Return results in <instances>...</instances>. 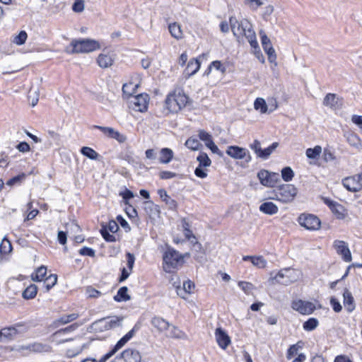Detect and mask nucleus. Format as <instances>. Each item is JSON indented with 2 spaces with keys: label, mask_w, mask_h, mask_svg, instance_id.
<instances>
[{
  "label": "nucleus",
  "mask_w": 362,
  "mask_h": 362,
  "mask_svg": "<svg viewBox=\"0 0 362 362\" xmlns=\"http://www.w3.org/2000/svg\"><path fill=\"white\" fill-rule=\"evenodd\" d=\"M230 24L233 35L239 42H243V39L245 38L252 48L255 49L259 48L252 25L247 19L238 21L235 18L231 17L230 18Z\"/></svg>",
  "instance_id": "obj_1"
},
{
  "label": "nucleus",
  "mask_w": 362,
  "mask_h": 362,
  "mask_svg": "<svg viewBox=\"0 0 362 362\" xmlns=\"http://www.w3.org/2000/svg\"><path fill=\"white\" fill-rule=\"evenodd\" d=\"M100 43L92 39H74L69 46L66 47V52L69 54L87 53L100 49Z\"/></svg>",
  "instance_id": "obj_2"
},
{
  "label": "nucleus",
  "mask_w": 362,
  "mask_h": 362,
  "mask_svg": "<svg viewBox=\"0 0 362 362\" xmlns=\"http://www.w3.org/2000/svg\"><path fill=\"white\" fill-rule=\"evenodd\" d=\"M188 102V97L182 89H175L169 93L165 99L166 107L171 112H177L185 107Z\"/></svg>",
  "instance_id": "obj_3"
},
{
  "label": "nucleus",
  "mask_w": 362,
  "mask_h": 362,
  "mask_svg": "<svg viewBox=\"0 0 362 362\" xmlns=\"http://www.w3.org/2000/svg\"><path fill=\"white\" fill-rule=\"evenodd\" d=\"M139 327L136 325L132 328V329H131L127 334H126L117 341L115 346L110 351L103 356L100 359L97 360L93 357H87L81 361V362H107L108 359L114 356L117 351L122 349L126 344V343L134 337L135 332L139 329Z\"/></svg>",
  "instance_id": "obj_4"
},
{
  "label": "nucleus",
  "mask_w": 362,
  "mask_h": 362,
  "mask_svg": "<svg viewBox=\"0 0 362 362\" xmlns=\"http://www.w3.org/2000/svg\"><path fill=\"white\" fill-rule=\"evenodd\" d=\"M184 262V256L173 248L166 250L163 255V269L170 273Z\"/></svg>",
  "instance_id": "obj_5"
},
{
  "label": "nucleus",
  "mask_w": 362,
  "mask_h": 362,
  "mask_svg": "<svg viewBox=\"0 0 362 362\" xmlns=\"http://www.w3.org/2000/svg\"><path fill=\"white\" fill-rule=\"evenodd\" d=\"M274 192L275 197H273V199L283 203H289L294 199V186L292 185H281L275 189Z\"/></svg>",
  "instance_id": "obj_6"
},
{
  "label": "nucleus",
  "mask_w": 362,
  "mask_h": 362,
  "mask_svg": "<svg viewBox=\"0 0 362 362\" xmlns=\"http://www.w3.org/2000/svg\"><path fill=\"white\" fill-rule=\"evenodd\" d=\"M322 200L328 206L336 218L339 220H344L349 216L347 209L342 204L327 197H322Z\"/></svg>",
  "instance_id": "obj_7"
},
{
  "label": "nucleus",
  "mask_w": 362,
  "mask_h": 362,
  "mask_svg": "<svg viewBox=\"0 0 362 362\" xmlns=\"http://www.w3.org/2000/svg\"><path fill=\"white\" fill-rule=\"evenodd\" d=\"M199 165L194 170V174L199 178H205L207 177V168L211 165V160L206 153L200 152L197 157Z\"/></svg>",
  "instance_id": "obj_8"
},
{
  "label": "nucleus",
  "mask_w": 362,
  "mask_h": 362,
  "mask_svg": "<svg viewBox=\"0 0 362 362\" xmlns=\"http://www.w3.org/2000/svg\"><path fill=\"white\" fill-rule=\"evenodd\" d=\"M257 177L260 183L267 187H273L280 181L279 173L269 172L267 170H259L257 173Z\"/></svg>",
  "instance_id": "obj_9"
},
{
  "label": "nucleus",
  "mask_w": 362,
  "mask_h": 362,
  "mask_svg": "<svg viewBox=\"0 0 362 362\" xmlns=\"http://www.w3.org/2000/svg\"><path fill=\"white\" fill-rule=\"evenodd\" d=\"M299 224L307 230H317L320 228L321 221L315 215L302 214L298 217Z\"/></svg>",
  "instance_id": "obj_10"
},
{
  "label": "nucleus",
  "mask_w": 362,
  "mask_h": 362,
  "mask_svg": "<svg viewBox=\"0 0 362 362\" xmlns=\"http://www.w3.org/2000/svg\"><path fill=\"white\" fill-rule=\"evenodd\" d=\"M332 247L337 254L339 255L344 262H351L352 255L346 242L341 240H335L333 242Z\"/></svg>",
  "instance_id": "obj_11"
},
{
  "label": "nucleus",
  "mask_w": 362,
  "mask_h": 362,
  "mask_svg": "<svg viewBox=\"0 0 362 362\" xmlns=\"http://www.w3.org/2000/svg\"><path fill=\"white\" fill-rule=\"evenodd\" d=\"M226 153L233 159L241 160L247 157V162L251 160V156L249 151L246 148L238 146H228Z\"/></svg>",
  "instance_id": "obj_12"
},
{
  "label": "nucleus",
  "mask_w": 362,
  "mask_h": 362,
  "mask_svg": "<svg viewBox=\"0 0 362 362\" xmlns=\"http://www.w3.org/2000/svg\"><path fill=\"white\" fill-rule=\"evenodd\" d=\"M293 270L291 268H286L280 270L274 276L271 277L272 283H279L288 285L293 282Z\"/></svg>",
  "instance_id": "obj_13"
},
{
  "label": "nucleus",
  "mask_w": 362,
  "mask_h": 362,
  "mask_svg": "<svg viewBox=\"0 0 362 362\" xmlns=\"http://www.w3.org/2000/svg\"><path fill=\"white\" fill-rule=\"evenodd\" d=\"M149 97L148 94H139L133 97L132 107L135 111L144 112L148 109Z\"/></svg>",
  "instance_id": "obj_14"
},
{
  "label": "nucleus",
  "mask_w": 362,
  "mask_h": 362,
  "mask_svg": "<svg viewBox=\"0 0 362 362\" xmlns=\"http://www.w3.org/2000/svg\"><path fill=\"white\" fill-rule=\"evenodd\" d=\"M115 59L113 52L104 50L97 58V63L100 68L107 69L110 67Z\"/></svg>",
  "instance_id": "obj_15"
},
{
  "label": "nucleus",
  "mask_w": 362,
  "mask_h": 362,
  "mask_svg": "<svg viewBox=\"0 0 362 362\" xmlns=\"http://www.w3.org/2000/svg\"><path fill=\"white\" fill-rule=\"evenodd\" d=\"M173 286L175 288L177 294L182 298L187 299L188 296L191 294L194 288V284L190 280L184 281L182 286L180 284L173 283Z\"/></svg>",
  "instance_id": "obj_16"
},
{
  "label": "nucleus",
  "mask_w": 362,
  "mask_h": 362,
  "mask_svg": "<svg viewBox=\"0 0 362 362\" xmlns=\"http://www.w3.org/2000/svg\"><path fill=\"white\" fill-rule=\"evenodd\" d=\"M23 325L17 324L12 327L3 328L1 332V337L7 340H12L17 334L25 331Z\"/></svg>",
  "instance_id": "obj_17"
},
{
  "label": "nucleus",
  "mask_w": 362,
  "mask_h": 362,
  "mask_svg": "<svg viewBox=\"0 0 362 362\" xmlns=\"http://www.w3.org/2000/svg\"><path fill=\"white\" fill-rule=\"evenodd\" d=\"M255 109L259 110L261 113L271 112L276 109V102L272 101L271 104L267 105L263 98H258L255 100L254 103Z\"/></svg>",
  "instance_id": "obj_18"
},
{
  "label": "nucleus",
  "mask_w": 362,
  "mask_h": 362,
  "mask_svg": "<svg viewBox=\"0 0 362 362\" xmlns=\"http://www.w3.org/2000/svg\"><path fill=\"white\" fill-rule=\"evenodd\" d=\"M262 45L264 52L268 55V59L270 62H275L276 57L275 54V51L272 46L270 40L267 37V36L263 33V32H260Z\"/></svg>",
  "instance_id": "obj_19"
},
{
  "label": "nucleus",
  "mask_w": 362,
  "mask_h": 362,
  "mask_svg": "<svg viewBox=\"0 0 362 362\" xmlns=\"http://www.w3.org/2000/svg\"><path fill=\"white\" fill-rule=\"evenodd\" d=\"M343 186L352 192H359L361 189V185L356 175L345 177L342 180Z\"/></svg>",
  "instance_id": "obj_20"
},
{
  "label": "nucleus",
  "mask_w": 362,
  "mask_h": 362,
  "mask_svg": "<svg viewBox=\"0 0 362 362\" xmlns=\"http://www.w3.org/2000/svg\"><path fill=\"white\" fill-rule=\"evenodd\" d=\"M215 337L219 346L223 349H226L230 343V339L227 333L221 327L215 331Z\"/></svg>",
  "instance_id": "obj_21"
},
{
  "label": "nucleus",
  "mask_w": 362,
  "mask_h": 362,
  "mask_svg": "<svg viewBox=\"0 0 362 362\" xmlns=\"http://www.w3.org/2000/svg\"><path fill=\"white\" fill-rule=\"evenodd\" d=\"M344 136L351 146L358 151L362 149V140L357 134L353 132H346Z\"/></svg>",
  "instance_id": "obj_22"
},
{
  "label": "nucleus",
  "mask_w": 362,
  "mask_h": 362,
  "mask_svg": "<svg viewBox=\"0 0 362 362\" xmlns=\"http://www.w3.org/2000/svg\"><path fill=\"white\" fill-rule=\"evenodd\" d=\"M315 309V305L309 301L298 300L296 302V310L303 315H310Z\"/></svg>",
  "instance_id": "obj_23"
},
{
  "label": "nucleus",
  "mask_w": 362,
  "mask_h": 362,
  "mask_svg": "<svg viewBox=\"0 0 362 362\" xmlns=\"http://www.w3.org/2000/svg\"><path fill=\"white\" fill-rule=\"evenodd\" d=\"M121 356L124 362H141V360L140 353L135 349H126L122 353Z\"/></svg>",
  "instance_id": "obj_24"
},
{
  "label": "nucleus",
  "mask_w": 362,
  "mask_h": 362,
  "mask_svg": "<svg viewBox=\"0 0 362 362\" xmlns=\"http://www.w3.org/2000/svg\"><path fill=\"white\" fill-rule=\"evenodd\" d=\"M151 322L153 327L156 328L159 332H165L170 327V322L160 317H153Z\"/></svg>",
  "instance_id": "obj_25"
},
{
  "label": "nucleus",
  "mask_w": 362,
  "mask_h": 362,
  "mask_svg": "<svg viewBox=\"0 0 362 362\" xmlns=\"http://www.w3.org/2000/svg\"><path fill=\"white\" fill-rule=\"evenodd\" d=\"M200 62L197 59H191L188 64L185 70V75L187 78L190 77L191 76L196 74L199 69H200Z\"/></svg>",
  "instance_id": "obj_26"
},
{
  "label": "nucleus",
  "mask_w": 362,
  "mask_h": 362,
  "mask_svg": "<svg viewBox=\"0 0 362 362\" xmlns=\"http://www.w3.org/2000/svg\"><path fill=\"white\" fill-rule=\"evenodd\" d=\"M173 156L174 153L170 148H163L160 151L158 160L161 164H168L173 160Z\"/></svg>",
  "instance_id": "obj_27"
},
{
  "label": "nucleus",
  "mask_w": 362,
  "mask_h": 362,
  "mask_svg": "<svg viewBox=\"0 0 362 362\" xmlns=\"http://www.w3.org/2000/svg\"><path fill=\"white\" fill-rule=\"evenodd\" d=\"M168 30L171 36L176 40H181L184 37L181 25L176 22L168 25Z\"/></svg>",
  "instance_id": "obj_28"
},
{
  "label": "nucleus",
  "mask_w": 362,
  "mask_h": 362,
  "mask_svg": "<svg viewBox=\"0 0 362 362\" xmlns=\"http://www.w3.org/2000/svg\"><path fill=\"white\" fill-rule=\"evenodd\" d=\"M278 210V206L271 202H264L259 206V211L268 215L276 214Z\"/></svg>",
  "instance_id": "obj_29"
},
{
  "label": "nucleus",
  "mask_w": 362,
  "mask_h": 362,
  "mask_svg": "<svg viewBox=\"0 0 362 362\" xmlns=\"http://www.w3.org/2000/svg\"><path fill=\"white\" fill-rule=\"evenodd\" d=\"M344 297V305L346 310L351 313L355 309V303L354 297L352 296L350 291L346 290L343 294Z\"/></svg>",
  "instance_id": "obj_30"
},
{
  "label": "nucleus",
  "mask_w": 362,
  "mask_h": 362,
  "mask_svg": "<svg viewBox=\"0 0 362 362\" xmlns=\"http://www.w3.org/2000/svg\"><path fill=\"white\" fill-rule=\"evenodd\" d=\"M158 194L160 198L165 202L170 209H175L177 207V202L172 199L164 189L158 190Z\"/></svg>",
  "instance_id": "obj_31"
},
{
  "label": "nucleus",
  "mask_w": 362,
  "mask_h": 362,
  "mask_svg": "<svg viewBox=\"0 0 362 362\" xmlns=\"http://www.w3.org/2000/svg\"><path fill=\"white\" fill-rule=\"evenodd\" d=\"M32 348L33 353L35 354L50 353L52 351V347L49 344L41 342H33Z\"/></svg>",
  "instance_id": "obj_32"
},
{
  "label": "nucleus",
  "mask_w": 362,
  "mask_h": 362,
  "mask_svg": "<svg viewBox=\"0 0 362 362\" xmlns=\"http://www.w3.org/2000/svg\"><path fill=\"white\" fill-rule=\"evenodd\" d=\"M78 316L79 315L77 313H71V314H69V315H64L60 317L59 318L57 319L54 322V325L55 327H58L62 325L68 324V323L76 320L78 317Z\"/></svg>",
  "instance_id": "obj_33"
},
{
  "label": "nucleus",
  "mask_w": 362,
  "mask_h": 362,
  "mask_svg": "<svg viewBox=\"0 0 362 362\" xmlns=\"http://www.w3.org/2000/svg\"><path fill=\"white\" fill-rule=\"evenodd\" d=\"M323 104L324 105L330 108L337 109L339 107L338 98L335 94L328 93L324 98Z\"/></svg>",
  "instance_id": "obj_34"
},
{
  "label": "nucleus",
  "mask_w": 362,
  "mask_h": 362,
  "mask_svg": "<svg viewBox=\"0 0 362 362\" xmlns=\"http://www.w3.org/2000/svg\"><path fill=\"white\" fill-rule=\"evenodd\" d=\"M322 153V148L320 146H315L314 148H308L306 151L305 154L308 158L310 160H317L321 153Z\"/></svg>",
  "instance_id": "obj_35"
},
{
  "label": "nucleus",
  "mask_w": 362,
  "mask_h": 362,
  "mask_svg": "<svg viewBox=\"0 0 362 362\" xmlns=\"http://www.w3.org/2000/svg\"><path fill=\"white\" fill-rule=\"evenodd\" d=\"M91 329L95 332H102L109 330L106 318L100 319L91 325Z\"/></svg>",
  "instance_id": "obj_36"
},
{
  "label": "nucleus",
  "mask_w": 362,
  "mask_h": 362,
  "mask_svg": "<svg viewBox=\"0 0 362 362\" xmlns=\"http://www.w3.org/2000/svg\"><path fill=\"white\" fill-rule=\"evenodd\" d=\"M128 288L127 286L121 287L116 296H114V300L117 302L127 301L130 300V296L127 293Z\"/></svg>",
  "instance_id": "obj_37"
},
{
  "label": "nucleus",
  "mask_w": 362,
  "mask_h": 362,
  "mask_svg": "<svg viewBox=\"0 0 362 362\" xmlns=\"http://www.w3.org/2000/svg\"><path fill=\"white\" fill-rule=\"evenodd\" d=\"M107 323V327L109 329H114L119 327L122 325V322L124 320L123 317L119 316H112L105 317Z\"/></svg>",
  "instance_id": "obj_38"
},
{
  "label": "nucleus",
  "mask_w": 362,
  "mask_h": 362,
  "mask_svg": "<svg viewBox=\"0 0 362 362\" xmlns=\"http://www.w3.org/2000/svg\"><path fill=\"white\" fill-rule=\"evenodd\" d=\"M278 145V143L274 142L269 147L264 149H262L257 157L262 158L264 160L267 159L269 157V156L273 153V151L277 148Z\"/></svg>",
  "instance_id": "obj_39"
},
{
  "label": "nucleus",
  "mask_w": 362,
  "mask_h": 362,
  "mask_svg": "<svg viewBox=\"0 0 362 362\" xmlns=\"http://www.w3.org/2000/svg\"><path fill=\"white\" fill-rule=\"evenodd\" d=\"M47 274V268L44 266H41L37 268L34 274H32L31 277L34 281H41L45 280V276Z\"/></svg>",
  "instance_id": "obj_40"
},
{
  "label": "nucleus",
  "mask_w": 362,
  "mask_h": 362,
  "mask_svg": "<svg viewBox=\"0 0 362 362\" xmlns=\"http://www.w3.org/2000/svg\"><path fill=\"white\" fill-rule=\"evenodd\" d=\"M37 292V286L35 284H31L24 290L22 295L25 299H33L35 297Z\"/></svg>",
  "instance_id": "obj_41"
},
{
  "label": "nucleus",
  "mask_w": 362,
  "mask_h": 362,
  "mask_svg": "<svg viewBox=\"0 0 362 362\" xmlns=\"http://www.w3.org/2000/svg\"><path fill=\"white\" fill-rule=\"evenodd\" d=\"M81 153L91 160H96L99 156V154L94 149L88 146L82 147L81 149Z\"/></svg>",
  "instance_id": "obj_42"
},
{
  "label": "nucleus",
  "mask_w": 362,
  "mask_h": 362,
  "mask_svg": "<svg viewBox=\"0 0 362 362\" xmlns=\"http://www.w3.org/2000/svg\"><path fill=\"white\" fill-rule=\"evenodd\" d=\"M251 263L259 269L265 268L267 264V260L262 256H253Z\"/></svg>",
  "instance_id": "obj_43"
},
{
  "label": "nucleus",
  "mask_w": 362,
  "mask_h": 362,
  "mask_svg": "<svg viewBox=\"0 0 362 362\" xmlns=\"http://www.w3.org/2000/svg\"><path fill=\"white\" fill-rule=\"evenodd\" d=\"M199 137L205 143L206 147H209L214 143L212 136L204 130L199 131Z\"/></svg>",
  "instance_id": "obj_44"
},
{
  "label": "nucleus",
  "mask_w": 362,
  "mask_h": 362,
  "mask_svg": "<svg viewBox=\"0 0 362 362\" xmlns=\"http://www.w3.org/2000/svg\"><path fill=\"white\" fill-rule=\"evenodd\" d=\"M238 285L247 295H250L255 288L252 283L247 281H240L238 283Z\"/></svg>",
  "instance_id": "obj_45"
},
{
  "label": "nucleus",
  "mask_w": 362,
  "mask_h": 362,
  "mask_svg": "<svg viewBox=\"0 0 362 362\" xmlns=\"http://www.w3.org/2000/svg\"><path fill=\"white\" fill-rule=\"evenodd\" d=\"M12 250V245L11 242L4 238L0 244V253L2 255H6Z\"/></svg>",
  "instance_id": "obj_46"
},
{
  "label": "nucleus",
  "mask_w": 362,
  "mask_h": 362,
  "mask_svg": "<svg viewBox=\"0 0 362 362\" xmlns=\"http://www.w3.org/2000/svg\"><path fill=\"white\" fill-rule=\"evenodd\" d=\"M185 145L189 149H191L192 151H197L199 148L201 144L198 139L193 137H190L186 141Z\"/></svg>",
  "instance_id": "obj_47"
},
{
  "label": "nucleus",
  "mask_w": 362,
  "mask_h": 362,
  "mask_svg": "<svg viewBox=\"0 0 362 362\" xmlns=\"http://www.w3.org/2000/svg\"><path fill=\"white\" fill-rule=\"evenodd\" d=\"M294 176V173L291 167H285L281 170V177L284 181H291Z\"/></svg>",
  "instance_id": "obj_48"
},
{
  "label": "nucleus",
  "mask_w": 362,
  "mask_h": 362,
  "mask_svg": "<svg viewBox=\"0 0 362 362\" xmlns=\"http://www.w3.org/2000/svg\"><path fill=\"white\" fill-rule=\"evenodd\" d=\"M318 320L316 318H309L303 323V329L306 331H312L318 326Z\"/></svg>",
  "instance_id": "obj_49"
},
{
  "label": "nucleus",
  "mask_w": 362,
  "mask_h": 362,
  "mask_svg": "<svg viewBox=\"0 0 362 362\" xmlns=\"http://www.w3.org/2000/svg\"><path fill=\"white\" fill-rule=\"evenodd\" d=\"M76 344H77L74 349H68L66 351V356L67 357L72 358L82 352V351L84 349V345L82 344L81 343H76Z\"/></svg>",
  "instance_id": "obj_50"
},
{
  "label": "nucleus",
  "mask_w": 362,
  "mask_h": 362,
  "mask_svg": "<svg viewBox=\"0 0 362 362\" xmlns=\"http://www.w3.org/2000/svg\"><path fill=\"white\" fill-rule=\"evenodd\" d=\"M57 282V276L56 274H50L46 277L44 280V284L46 287V290L49 291L52 288Z\"/></svg>",
  "instance_id": "obj_51"
},
{
  "label": "nucleus",
  "mask_w": 362,
  "mask_h": 362,
  "mask_svg": "<svg viewBox=\"0 0 362 362\" xmlns=\"http://www.w3.org/2000/svg\"><path fill=\"white\" fill-rule=\"evenodd\" d=\"M137 86V85L134 84L133 83H125L122 86V92L124 95H132L136 93Z\"/></svg>",
  "instance_id": "obj_52"
},
{
  "label": "nucleus",
  "mask_w": 362,
  "mask_h": 362,
  "mask_svg": "<svg viewBox=\"0 0 362 362\" xmlns=\"http://www.w3.org/2000/svg\"><path fill=\"white\" fill-rule=\"evenodd\" d=\"M27 37L28 35L26 32L22 30L18 33V35L14 37L13 42L17 45H22L25 42Z\"/></svg>",
  "instance_id": "obj_53"
},
{
  "label": "nucleus",
  "mask_w": 362,
  "mask_h": 362,
  "mask_svg": "<svg viewBox=\"0 0 362 362\" xmlns=\"http://www.w3.org/2000/svg\"><path fill=\"white\" fill-rule=\"evenodd\" d=\"M33 343L27 345H21L17 346L16 349H11V350H15L22 354H29L33 353Z\"/></svg>",
  "instance_id": "obj_54"
},
{
  "label": "nucleus",
  "mask_w": 362,
  "mask_h": 362,
  "mask_svg": "<svg viewBox=\"0 0 362 362\" xmlns=\"http://www.w3.org/2000/svg\"><path fill=\"white\" fill-rule=\"evenodd\" d=\"M170 327H171V329L170 330L169 334H168V336L169 337H173V338H183L184 337L185 334L180 329H179L177 327H176L173 325H170Z\"/></svg>",
  "instance_id": "obj_55"
},
{
  "label": "nucleus",
  "mask_w": 362,
  "mask_h": 362,
  "mask_svg": "<svg viewBox=\"0 0 362 362\" xmlns=\"http://www.w3.org/2000/svg\"><path fill=\"white\" fill-rule=\"evenodd\" d=\"M78 326H79V325L78 323H74V324L66 327L64 329H62L57 331L56 332H54L53 334V337H57V335H60L63 333L73 332V331L76 330L78 327Z\"/></svg>",
  "instance_id": "obj_56"
},
{
  "label": "nucleus",
  "mask_w": 362,
  "mask_h": 362,
  "mask_svg": "<svg viewBox=\"0 0 362 362\" xmlns=\"http://www.w3.org/2000/svg\"><path fill=\"white\" fill-rule=\"evenodd\" d=\"M211 67L220 71L223 75L226 72V66L218 60L214 61L211 63Z\"/></svg>",
  "instance_id": "obj_57"
},
{
  "label": "nucleus",
  "mask_w": 362,
  "mask_h": 362,
  "mask_svg": "<svg viewBox=\"0 0 362 362\" xmlns=\"http://www.w3.org/2000/svg\"><path fill=\"white\" fill-rule=\"evenodd\" d=\"M109 138L115 139L119 143H124L127 140V137L125 135L119 133L118 131L115 130V129H112Z\"/></svg>",
  "instance_id": "obj_58"
},
{
  "label": "nucleus",
  "mask_w": 362,
  "mask_h": 362,
  "mask_svg": "<svg viewBox=\"0 0 362 362\" xmlns=\"http://www.w3.org/2000/svg\"><path fill=\"white\" fill-rule=\"evenodd\" d=\"M100 233L103 238L107 242H115L116 240L115 237L113 235L110 234L105 226L102 227L100 229Z\"/></svg>",
  "instance_id": "obj_59"
},
{
  "label": "nucleus",
  "mask_w": 362,
  "mask_h": 362,
  "mask_svg": "<svg viewBox=\"0 0 362 362\" xmlns=\"http://www.w3.org/2000/svg\"><path fill=\"white\" fill-rule=\"evenodd\" d=\"M177 176V173L168 170H163L159 173V177L162 180H169L176 177Z\"/></svg>",
  "instance_id": "obj_60"
},
{
  "label": "nucleus",
  "mask_w": 362,
  "mask_h": 362,
  "mask_svg": "<svg viewBox=\"0 0 362 362\" xmlns=\"http://www.w3.org/2000/svg\"><path fill=\"white\" fill-rule=\"evenodd\" d=\"M86 293L88 298H98L101 295L100 291L93 288L91 286L86 288Z\"/></svg>",
  "instance_id": "obj_61"
},
{
  "label": "nucleus",
  "mask_w": 362,
  "mask_h": 362,
  "mask_svg": "<svg viewBox=\"0 0 362 362\" xmlns=\"http://www.w3.org/2000/svg\"><path fill=\"white\" fill-rule=\"evenodd\" d=\"M28 98L30 101L31 105L34 107L38 102V92L37 90H30L29 91Z\"/></svg>",
  "instance_id": "obj_62"
},
{
  "label": "nucleus",
  "mask_w": 362,
  "mask_h": 362,
  "mask_svg": "<svg viewBox=\"0 0 362 362\" xmlns=\"http://www.w3.org/2000/svg\"><path fill=\"white\" fill-rule=\"evenodd\" d=\"M72 9L74 11L80 13L84 10V1L83 0H75Z\"/></svg>",
  "instance_id": "obj_63"
},
{
  "label": "nucleus",
  "mask_w": 362,
  "mask_h": 362,
  "mask_svg": "<svg viewBox=\"0 0 362 362\" xmlns=\"http://www.w3.org/2000/svg\"><path fill=\"white\" fill-rule=\"evenodd\" d=\"M351 120L354 124L358 127L362 134V115H354Z\"/></svg>",
  "instance_id": "obj_64"
}]
</instances>
